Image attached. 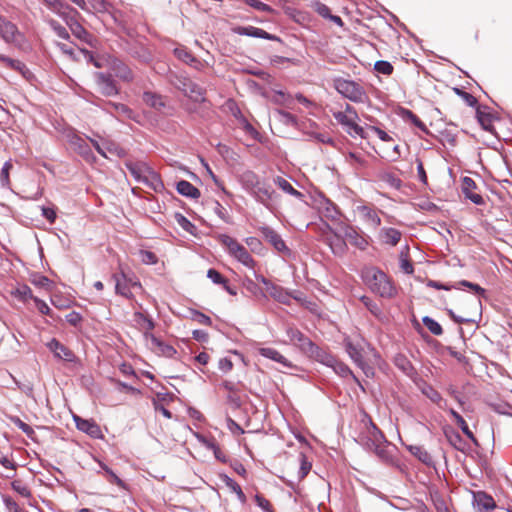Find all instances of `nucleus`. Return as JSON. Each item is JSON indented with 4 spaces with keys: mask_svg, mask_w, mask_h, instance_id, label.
Segmentation results:
<instances>
[{
    "mask_svg": "<svg viewBox=\"0 0 512 512\" xmlns=\"http://www.w3.org/2000/svg\"><path fill=\"white\" fill-rule=\"evenodd\" d=\"M363 278L371 291L383 298H392L396 288L389 277L377 268H369L363 273Z\"/></svg>",
    "mask_w": 512,
    "mask_h": 512,
    "instance_id": "obj_1",
    "label": "nucleus"
},
{
    "mask_svg": "<svg viewBox=\"0 0 512 512\" xmlns=\"http://www.w3.org/2000/svg\"><path fill=\"white\" fill-rule=\"evenodd\" d=\"M332 115L350 136L357 135L363 139L367 137L364 129L358 125L360 118L356 109L350 104H345L343 111H333Z\"/></svg>",
    "mask_w": 512,
    "mask_h": 512,
    "instance_id": "obj_2",
    "label": "nucleus"
},
{
    "mask_svg": "<svg viewBox=\"0 0 512 512\" xmlns=\"http://www.w3.org/2000/svg\"><path fill=\"white\" fill-rule=\"evenodd\" d=\"M170 83L185 96L194 102H204L206 100V90L199 84L183 74H171L169 76Z\"/></svg>",
    "mask_w": 512,
    "mask_h": 512,
    "instance_id": "obj_3",
    "label": "nucleus"
},
{
    "mask_svg": "<svg viewBox=\"0 0 512 512\" xmlns=\"http://www.w3.org/2000/svg\"><path fill=\"white\" fill-rule=\"evenodd\" d=\"M125 167L139 183L146 184L155 190L162 185L159 175L145 162L127 161Z\"/></svg>",
    "mask_w": 512,
    "mask_h": 512,
    "instance_id": "obj_4",
    "label": "nucleus"
},
{
    "mask_svg": "<svg viewBox=\"0 0 512 512\" xmlns=\"http://www.w3.org/2000/svg\"><path fill=\"white\" fill-rule=\"evenodd\" d=\"M333 86L343 97L355 103H365L368 96L364 88L357 82L336 78L333 81Z\"/></svg>",
    "mask_w": 512,
    "mask_h": 512,
    "instance_id": "obj_5",
    "label": "nucleus"
},
{
    "mask_svg": "<svg viewBox=\"0 0 512 512\" xmlns=\"http://www.w3.org/2000/svg\"><path fill=\"white\" fill-rule=\"evenodd\" d=\"M369 433L370 437L365 444L366 447L373 451L383 462H391L393 460L392 455L383 433L374 424Z\"/></svg>",
    "mask_w": 512,
    "mask_h": 512,
    "instance_id": "obj_6",
    "label": "nucleus"
},
{
    "mask_svg": "<svg viewBox=\"0 0 512 512\" xmlns=\"http://www.w3.org/2000/svg\"><path fill=\"white\" fill-rule=\"evenodd\" d=\"M219 241L228 249V252L243 265L249 268L254 267V259L251 257L248 250L243 245H241L236 239L228 235L222 234L219 236Z\"/></svg>",
    "mask_w": 512,
    "mask_h": 512,
    "instance_id": "obj_7",
    "label": "nucleus"
},
{
    "mask_svg": "<svg viewBox=\"0 0 512 512\" xmlns=\"http://www.w3.org/2000/svg\"><path fill=\"white\" fill-rule=\"evenodd\" d=\"M345 350L354 361V363L360 367L366 376L373 374V369L367 365L363 358V348L359 340H353L350 337L344 339Z\"/></svg>",
    "mask_w": 512,
    "mask_h": 512,
    "instance_id": "obj_8",
    "label": "nucleus"
},
{
    "mask_svg": "<svg viewBox=\"0 0 512 512\" xmlns=\"http://www.w3.org/2000/svg\"><path fill=\"white\" fill-rule=\"evenodd\" d=\"M255 200L264 205L270 212L276 211L279 195L266 183H261L251 194Z\"/></svg>",
    "mask_w": 512,
    "mask_h": 512,
    "instance_id": "obj_9",
    "label": "nucleus"
},
{
    "mask_svg": "<svg viewBox=\"0 0 512 512\" xmlns=\"http://www.w3.org/2000/svg\"><path fill=\"white\" fill-rule=\"evenodd\" d=\"M112 279L115 282V292L118 295H121L127 299H132L134 296L130 289L132 287L141 288V284L139 281L133 280L131 277H128L123 271L120 273H115L112 275Z\"/></svg>",
    "mask_w": 512,
    "mask_h": 512,
    "instance_id": "obj_10",
    "label": "nucleus"
},
{
    "mask_svg": "<svg viewBox=\"0 0 512 512\" xmlns=\"http://www.w3.org/2000/svg\"><path fill=\"white\" fill-rule=\"evenodd\" d=\"M259 231L262 234L265 241L272 245L275 250L286 256H289L291 254V251L285 244V241L274 229L268 226H262L259 228Z\"/></svg>",
    "mask_w": 512,
    "mask_h": 512,
    "instance_id": "obj_11",
    "label": "nucleus"
},
{
    "mask_svg": "<svg viewBox=\"0 0 512 512\" xmlns=\"http://www.w3.org/2000/svg\"><path fill=\"white\" fill-rule=\"evenodd\" d=\"M339 232L343 234L344 238L349 241L351 245L361 250L366 249L368 246L367 239L361 235L353 226L342 223L339 226Z\"/></svg>",
    "mask_w": 512,
    "mask_h": 512,
    "instance_id": "obj_12",
    "label": "nucleus"
},
{
    "mask_svg": "<svg viewBox=\"0 0 512 512\" xmlns=\"http://www.w3.org/2000/svg\"><path fill=\"white\" fill-rule=\"evenodd\" d=\"M95 78L97 90L102 95L110 97L115 96L119 93V90L111 75H106L104 73H96Z\"/></svg>",
    "mask_w": 512,
    "mask_h": 512,
    "instance_id": "obj_13",
    "label": "nucleus"
},
{
    "mask_svg": "<svg viewBox=\"0 0 512 512\" xmlns=\"http://www.w3.org/2000/svg\"><path fill=\"white\" fill-rule=\"evenodd\" d=\"M146 341L150 348L158 355L172 358L177 353L173 346L164 343L152 333L146 334Z\"/></svg>",
    "mask_w": 512,
    "mask_h": 512,
    "instance_id": "obj_14",
    "label": "nucleus"
},
{
    "mask_svg": "<svg viewBox=\"0 0 512 512\" xmlns=\"http://www.w3.org/2000/svg\"><path fill=\"white\" fill-rule=\"evenodd\" d=\"M286 332L290 342L305 355L312 349L314 343L297 328L289 327Z\"/></svg>",
    "mask_w": 512,
    "mask_h": 512,
    "instance_id": "obj_15",
    "label": "nucleus"
},
{
    "mask_svg": "<svg viewBox=\"0 0 512 512\" xmlns=\"http://www.w3.org/2000/svg\"><path fill=\"white\" fill-rule=\"evenodd\" d=\"M0 36L8 44L18 42L21 37L17 26L0 16Z\"/></svg>",
    "mask_w": 512,
    "mask_h": 512,
    "instance_id": "obj_16",
    "label": "nucleus"
},
{
    "mask_svg": "<svg viewBox=\"0 0 512 512\" xmlns=\"http://www.w3.org/2000/svg\"><path fill=\"white\" fill-rule=\"evenodd\" d=\"M235 34L244 35L255 38H262L271 41H279V37L276 35L270 34L261 28H257L254 26H237L232 29Z\"/></svg>",
    "mask_w": 512,
    "mask_h": 512,
    "instance_id": "obj_17",
    "label": "nucleus"
},
{
    "mask_svg": "<svg viewBox=\"0 0 512 512\" xmlns=\"http://www.w3.org/2000/svg\"><path fill=\"white\" fill-rule=\"evenodd\" d=\"M74 421L78 430L88 434L93 438L102 437L101 428L94 420H88L79 416H74Z\"/></svg>",
    "mask_w": 512,
    "mask_h": 512,
    "instance_id": "obj_18",
    "label": "nucleus"
},
{
    "mask_svg": "<svg viewBox=\"0 0 512 512\" xmlns=\"http://www.w3.org/2000/svg\"><path fill=\"white\" fill-rule=\"evenodd\" d=\"M310 8L313 9L322 18L330 20L337 26H339V27L344 26V22L341 19V17H339L337 15H332L329 7L327 5H325L324 3H322L318 0H314L310 3Z\"/></svg>",
    "mask_w": 512,
    "mask_h": 512,
    "instance_id": "obj_19",
    "label": "nucleus"
},
{
    "mask_svg": "<svg viewBox=\"0 0 512 512\" xmlns=\"http://www.w3.org/2000/svg\"><path fill=\"white\" fill-rule=\"evenodd\" d=\"M427 285L429 287H432L435 289H444V290H450L452 288H459V286H464V287L471 289L477 295H483L485 293V290L482 287H480L478 284H475V283H472V282H469L466 280H462L453 286L444 285L435 280H429Z\"/></svg>",
    "mask_w": 512,
    "mask_h": 512,
    "instance_id": "obj_20",
    "label": "nucleus"
},
{
    "mask_svg": "<svg viewBox=\"0 0 512 512\" xmlns=\"http://www.w3.org/2000/svg\"><path fill=\"white\" fill-rule=\"evenodd\" d=\"M48 348L54 355L62 360L73 362L75 361V354L68 347L64 346L56 339H52L48 344Z\"/></svg>",
    "mask_w": 512,
    "mask_h": 512,
    "instance_id": "obj_21",
    "label": "nucleus"
},
{
    "mask_svg": "<svg viewBox=\"0 0 512 512\" xmlns=\"http://www.w3.org/2000/svg\"><path fill=\"white\" fill-rule=\"evenodd\" d=\"M306 355L329 367H334L336 363V358L333 355L320 348L315 343L312 345V349L308 351Z\"/></svg>",
    "mask_w": 512,
    "mask_h": 512,
    "instance_id": "obj_22",
    "label": "nucleus"
},
{
    "mask_svg": "<svg viewBox=\"0 0 512 512\" xmlns=\"http://www.w3.org/2000/svg\"><path fill=\"white\" fill-rule=\"evenodd\" d=\"M476 117H477V120L479 122V124L481 125V127L486 130V131H489V132H493L494 131V120H495V117L492 113H490L488 111V107L486 106H477L476 108Z\"/></svg>",
    "mask_w": 512,
    "mask_h": 512,
    "instance_id": "obj_23",
    "label": "nucleus"
},
{
    "mask_svg": "<svg viewBox=\"0 0 512 512\" xmlns=\"http://www.w3.org/2000/svg\"><path fill=\"white\" fill-rule=\"evenodd\" d=\"M475 189L476 183L472 178L464 177L462 179V192L466 198L471 200L474 204L481 205L484 202L483 198L480 194L474 192Z\"/></svg>",
    "mask_w": 512,
    "mask_h": 512,
    "instance_id": "obj_24",
    "label": "nucleus"
},
{
    "mask_svg": "<svg viewBox=\"0 0 512 512\" xmlns=\"http://www.w3.org/2000/svg\"><path fill=\"white\" fill-rule=\"evenodd\" d=\"M357 209H358L360 216L363 218V220L369 226H371L374 229H376L380 226L381 219H380L377 211L373 207L363 205V206H359Z\"/></svg>",
    "mask_w": 512,
    "mask_h": 512,
    "instance_id": "obj_25",
    "label": "nucleus"
},
{
    "mask_svg": "<svg viewBox=\"0 0 512 512\" xmlns=\"http://www.w3.org/2000/svg\"><path fill=\"white\" fill-rule=\"evenodd\" d=\"M324 242L331 248L335 255H343L347 250L344 238L336 232L330 233L329 237H326Z\"/></svg>",
    "mask_w": 512,
    "mask_h": 512,
    "instance_id": "obj_26",
    "label": "nucleus"
},
{
    "mask_svg": "<svg viewBox=\"0 0 512 512\" xmlns=\"http://www.w3.org/2000/svg\"><path fill=\"white\" fill-rule=\"evenodd\" d=\"M105 109L116 117L122 119H134V112L125 104L109 101L106 103Z\"/></svg>",
    "mask_w": 512,
    "mask_h": 512,
    "instance_id": "obj_27",
    "label": "nucleus"
},
{
    "mask_svg": "<svg viewBox=\"0 0 512 512\" xmlns=\"http://www.w3.org/2000/svg\"><path fill=\"white\" fill-rule=\"evenodd\" d=\"M110 66L116 77L120 78L121 80L129 82L133 79L131 69L123 61L119 59H113L110 62Z\"/></svg>",
    "mask_w": 512,
    "mask_h": 512,
    "instance_id": "obj_28",
    "label": "nucleus"
},
{
    "mask_svg": "<svg viewBox=\"0 0 512 512\" xmlns=\"http://www.w3.org/2000/svg\"><path fill=\"white\" fill-rule=\"evenodd\" d=\"M475 504L480 511H490L496 508V502L493 497L485 492L479 491L474 495Z\"/></svg>",
    "mask_w": 512,
    "mask_h": 512,
    "instance_id": "obj_29",
    "label": "nucleus"
},
{
    "mask_svg": "<svg viewBox=\"0 0 512 512\" xmlns=\"http://www.w3.org/2000/svg\"><path fill=\"white\" fill-rule=\"evenodd\" d=\"M240 182L243 188L251 194L262 182L253 171H245L240 176Z\"/></svg>",
    "mask_w": 512,
    "mask_h": 512,
    "instance_id": "obj_30",
    "label": "nucleus"
},
{
    "mask_svg": "<svg viewBox=\"0 0 512 512\" xmlns=\"http://www.w3.org/2000/svg\"><path fill=\"white\" fill-rule=\"evenodd\" d=\"M408 451L417 458L421 463L426 466L433 465V459L430 453L421 445H408L406 446Z\"/></svg>",
    "mask_w": 512,
    "mask_h": 512,
    "instance_id": "obj_31",
    "label": "nucleus"
},
{
    "mask_svg": "<svg viewBox=\"0 0 512 512\" xmlns=\"http://www.w3.org/2000/svg\"><path fill=\"white\" fill-rule=\"evenodd\" d=\"M258 352L261 356L276 361L285 367H292V364L279 351H277L274 348L262 347L259 348Z\"/></svg>",
    "mask_w": 512,
    "mask_h": 512,
    "instance_id": "obj_32",
    "label": "nucleus"
},
{
    "mask_svg": "<svg viewBox=\"0 0 512 512\" xmlns=\"http://www.w3.org/2000/svg\"><path fill=\"white\" fill-rule=\"evenodd\" d=\"M142 99L147 106L157 111H161L166 106L163 97L151 91L144 92Z\"/></svg>",
    "mask_w": 512,
    "mask_h": 512,
    "instance_id": "obj_33",
    "label": "nucleus"
},
{
    "mask_svg": "<svg viewBox=\"0 0 512 512\" xmlns=\"http://www.w3.org/2000/svg\"><path fill=\"white\" fill-rule=\"evenodd\" d=\"M176 189L181 195L192 199H197L201 195L199 189L186 180L179 181L176 185Z\"/></svg>",
    "mask_w": 512,
    "mask_h": 512,
    "instance_id": "obj_34",
    "label": "nucleus"
},
{
    "mask_svg": "<svg viewBox=\"0 0 512 512\" xmlns=\"http://www.w3.org/2000/svg\"><path fill=\"white\" fill-rule=\"evenodd\" d=\"M318 209L320 214L329 220H336L339 216L337 207L330 200L321 201Z\"/></svg>",
    "mask_w": 512,
    "mask_h": 512,
    "instance_id": "obj_35",
    "label": "nucleus"
},
{
    "mask_svg": "<svg viewBox=\"0 0 512 512\" xmlns=\"http://www.w3.org/2000/svg\"><path fill=\"white\" fill-rule=\"evenodd\" d=\"M449 413L450 415L453 417L454 421L456 422V424L461 428L462 432L470 439L473 441V443H475L476 445H478V442H477V439L476 437L474 436V434L472 433V431L469 429L466 421L464 420V418L457 412L455 411L454 409H449Z\"/></svg>",
    "mask_w": 512,
    "mask_h": 512,
    "instance_id": "obj_36",
    "label": "nucleus"
},
{
    "mask_svg": "<svg viewBox=\"0 0 512 512\" xmlns=\"http://www.w3.org/2000/svg\"><path fill=\"white\" fill-rule=\"evenodd\" d=\"M134 321L140 326V328L143 330L144 338L146 339V334L151 333V331L154 329L155 324L151 318L144 315L141 312H135L134 313Z\"/></svg>",
    "mask_w": 512,
    "mask_h": 512,
    "instance_id": "obj_37",
    "label": "nucleus"
},
{
    "mask_svg": "<svg viewBox=\"0 0 512 512\" xmlns=\"http://www.w3.org/2000/svg\"><path fill=\"white\" fill-rule=\"evenodd\" d=\"M445 436H446L448 442L455 449L462 451V452L465 451L466 443L457 431H455L453 429L445 430Z\"/></svg>",
    "mask_w": 512,
    "mask_h": 512,
    "instance_id": "obj_38",
    "label": "nucleus"
},
{
    "mask_svg": "<svg viewBox=\"0 0 512 512\" xmlns=\"http://www.w3.org/2000/svg\"><path fill=\"white\" fill-rule=\"evenodd\" d=\"M269 295L280 303L287 304L290 300V295L280 286L270 285L267 287Z\"/></svg>",
    "mask_w": 512,
    "mask_h": 512,
    "instance_id": "obj_39",
    "label": "nucleus"
},
{
    "mask_svg": "<svg viewBox=\"0 0 512 512\" xmlns=\"http://www.w3.org/2000/svg\"><path fill=\"white\" fill-rule=\"evenodd\" d=\"M274 183L285 193H288V194H290L296 198H299V199H301L303 197V194L300 191L293 188V186L290 184V182L283 177H279V176L276 177L274 179Z\"/></svg>",
    "mask_w": 512,
    "mask_h": 512,
    "instance_id": "obj_40",
    "label": "nucleus"
},
{
    "mask_svg": "<svg viewBox=\"0 0 512 512\" xmlns=\"http://www.w3.org/2000/svg\"><path fill=\"white\" fill-rule=\"evenodd\" d=\"M382 235L385 243L396 246L399 243L402 234L395 228H384L382 229Z\"/></svg>",
    "mask_w": 512,
    "mask_h": 512,
    "instance_id": "obj_41",
    "label": "nucleus"
},
{
    "mask_svg": "<svg viewBox=\"0 0 512 512\" xmlns=\"http://www.w3.org/2000/svg\"><path fill=\"white\" fill-rule=\"evenodd\" d=\"M13 168L12 161H6L0 171V184L3 188H10V171Z\"/></svg>",
    "mask_w": 512,
    "mask_h": 512,
    "instance_id": "obj_42",
    "label": "nucleus"
},
{
    "mask_svg": "<svg viewBox=\"0 0 512 512\" xmlns=\"http://www.w3.org/2000/svg\"><path fill=\"white\" fill-rule=\"evenodd\" d=\"M0 62L4 63L7 67H9L13 70L21 72L22 74L26 70V66L24 63H22L19 60L9 58L3 54H0Z\"/></svg>",
    "mask_w": 512,
    "mask_h": 512,
    "instance_id": "obj_43",
    "label": "nucleus"
},
{
    "mask_svg": "<svg viewBox=\"0 0 512 512\" xmlns=\"http://www.w3.org/2000/svg\"><path fill=\"white\" fill-rule=\"evenodd\" d=\"M422 322L433 335L440 336L443 334L441 325L431 317H423Z\"/></svg>",
    "mask_w": 512,
    "mask_h": 512,
    "instance_id": "obj_44",
    "label": "nucleus"
},
{
    "mask_svg": "<svg viewBox=\"0 0 512 512\" xmlns=\"http://www.w3.org/2000/svg\"><path fill=\"white\" fill-rule=\"evenodd\" d=\"M174 55L186 64L192 65V63L197 62L196 58L192 55V53L183 47L175 48Z\"/></svg>",
    "mask_w": 512,
    "mask_h": 512,
    "instance_id": "obj_45",
    "label": "nucleus"
},
{
    "mask_svg": "<svg viewBox=\"0 0 512 512\" xmlns=\"http://www.w3.org/2000/svg\"><path fill=\"white\" fill-rule=\"evenodd\" d=\"M224 482L227 485V487H229L233 492L236 493L238 499L242 503H244L246 501V496H245L244 492L242 491L240 485L236 481H234L233 479H231L228 476H225Z\"/></svg>",
    "mask_w": 512,
    "mask_h": 512,
    "instance_id": "obj_46",
    "label": "nucleus"
},
{
    "mask_svg": "<svg viewBox=\"0 0 512 512\" xmlns=\"http://www.w3.org/2000/svg\"><path fill=\"white\" fill-rule=\"evenodd\" d=\"M453 91L456 95H458L468 106L470 107H476L477 108V104H478V101L476 99V97H474L472 94L460 89V88H453Z\"/></svg>",
    "mask_w": 512,
    "mask_h": 512,
    "instance_id": "obj_47",
    "label": "nucleus"
},
{
    "mask_svg": "<svg viewBox=\"0 0 512 512\" xmlns=\"http://www.w3.org/2000/svg\"><path fill=\"white\" fill-rule=\"evenodd\" d=\"M311 463L307 460V457L304 454H300V468L298 471V481L303 480L309 471L311 470Z\"/></svg>",
    "mask_w": 512,
    "mask_h": 512,
    "instance_id": "obj_48",
    "label": "nucleus"
},
{
    "mask_svg": "<svg viewBox=\"0 0 512 512\" xmlns=\"http://www.w3.org/2000/svg\"><path fill=\"white\" fill-rule=\"evenodd\" d=\"M247 5H249L250 7L258 10V11H262V12H268V13H271L273 12V8L263 2H261L260 0H243Z\"/></svg>",
    "mask_w": 512,
    "mask_h": 512,
    "instance_id": "obj_49",
    "label": "nucleus"
},
{
    "mask_svg": "<svg viewBox=\"0 0 512 512\" xmlns=\"http://www.w3.org/2000/svg\"><path fill=\"white\" fill-rule=\"evenodd\" d=\"M374 69L381 74L390 75L393 72V66L388 61H377L374 65Z\"/></svg>",
    "mask_w": 512,
    "mask_h": 512,
    "instance_id": "obj_50",
    "label": "nucleus"
},
{
    "mask_svg": "<svg viewBox=\"0 0 512 512\" xmlns=\"http://www.w3.org/2000/svg\"><path fill=\"white\" fill-rule=\"evenodd\" d=\"M49 24L52 27V29L54 30V32L57 34L58 37L65 39V40L69 39V33L64 26H62L55 20H50Z\"/></svg>",
    "mask_w": 512,
    "mask_h": 512,
    "instance_id": "obj_51",
    "label": "nucleus"
},
{
    "mask_svg": "<svg viewBox=\"0 0 512 512\" xmlns=\"http://www.w3.org/2000/svg\"><path fill=\"white\" fill-rule=\"evenodd\" d=\"M13 423L24 433L26 434L29 438L33 439L34 438V430L31 426H29L28 424H26L25 422H23L21 419L19 418H14L13 419Z\"/></svg>",
    "mask_w": 512,
    "mask_h": 512,
    "instance_id": "obj_52",
    "label": "nucleus"
},
{
    "mask_svg": "<svg viewBox=\"0 0 512 512\" xmlns=\"http://www.w3.org/2000/svg\"><path fill=\"white\" fill-rule=\"evenodd\" d=\"M400 268L406 274H412L414 272V267L412 262L408 259L407 255L404 253L400 254Z\"/></svg>",
    "mask_w": 512,
    "mask_h": 512,
    "instance_id": "obj_53",
    "label": "nucleus"
},
{
    "mask_svg": "<svg viewBox=\"0 0 512 512\" xmlns=\"http://www.w3.org/2000/svg\"><path fill=\"white\" fill-rule=\"evenodd\" d=\"M243 286L246 288L247 291L252 293L254 296H264L260 287L251 279H245L243 282Z\"/></svg>",
    "mask_w": 512,
    "mask_h": 512,
    "instance_id": "obj_54",
    "label": "nucleus"
},
{
    "mask_svg": "<svg viewBox=\"0 0 512 512\" xmlns=\"http://www.w3.org/2000/svg\"><path fill=\"white\" fill-rule=\"evenodd\" d=\"M405 115L416 127L424 132H428L426 125L410 110H405Z\"/></svg>",
    "mask_w": 512,
    "mask_h": 512,
    "instance_id": "obj_55",
    "label": "nucleus"
},
{
    "mask_svg": "<svg viewBox=\"0 0 512 512\" xmlns=\"http://www.w3.org/2000/svg\"><path fill=\"white\" fill-rule=\"evenodd\" d=\"M11 485H12L13 490H15L21 496L26 497V498H29L31 496L30 489L26 485H23L20 481L15 480L12 482Z\"/></svg>",
    "mask_w": 512,
    "mask_h": 512,
    "instance_id": "obj_56",
    "label": "nucleus"
},
{
    "mask_svg": "<svg viewBox=\"0 0 512 512\" xmlns=\"http://www.w3.org/2000/svg\"><path fill=\"white\" fill-rule=\"evenodd\" d=\"M277 115L279 117V120L284 122L285 124L296 125L297 123L296 117L289 112H286L284 110H278Z\"/></svg>",
    "mask_w": 512,
    "mask_h": 512,
    "instance_id": "obj_57",
    "label": "nucleus"
},
{
    "mask_svg": "<svg viewBox=\"0 0 512 512\" xmlns=\"http://www.w3.org/2000/svg\"><path fill=\"white\" fill-rule=\"evenodd\" d=\"M207 277L212 280L215 284L226 285V278H224L217 270L209 269L207 272Z\"/></svg>",
    "mask_w": 512,
    "mask_h": 512,
    "instance_id": "obj_58",
    "label": "nucleus"
},
{
    "mask_svg": "<svg viewBox=\"0 0 512 512\" xmlns=\"http://www.w3.org/2000/svg\"><path fill=\"white\" fill-rule=\"evenodd\" d=\"M227 402L234 409L239 408L241 406V403H242L241 398L238 395V393L236 392V390L231 392V393H228V395H227Z\"/></svg>",
    "mask_w": 512,
    "mask_h": 512,
    "instance_id": "obj_59",
    "label": "nucleus"
},
{
    "mask_svg": "<svg viewBox=\"0 0 512 512\" xmlns=\"http://www.w3.org/2000/svg\"><path fill=\"white\" fill-rule=\"evenodd\" d=\"M335 372H337L338 374H340L341 376H347V375H352V372L351 370L349 369V367L347 365H345L344 363L342 362H339L337 359H336V363L334 365V367H332Z\"/></svg>",
    "mask_w": 512,
    "mask_h": 512,
    "instance_id": "obj_60",
    "label": "nucleus"
},
{
    "mask_svg": "<svg viewBox=\"0 0 512 512\" xmlns=\"http://www.w3.org/2000/svg\"><path fill=\"white\" fill-rule=\"evenodd\" d=\"M255 501L257 503V505L262 508L264 511L266 512H272V505L271 503L265 499L263 496L257 494L255 496Z\"/></svg>",
    "mask_w": 512,
    "mask_h": 512,
    "instance_id": "obj_61",
    "label": "nucleus"
},
{
    "mask_svg": "<svg viewBox=\"0 0 512 512\" xmlns=\"http://www.w3.org/2000/svg\"><path fill=\"white\" fill-rule=\"evenodd\" d=\"M428 397L431 399V401L436 403L440 408L445 409L447 402L445 400H443V398L437 391L431 390V393L428 394Z\"/></svg>",
    "mask_w": 512,
    "mask_h": 512,
    "instance_id": "obj_62",
    "label": "nucleus"
},
{
    "mask_svg": "<svg viewBox=\"0 0 512 512\" xmlns=\"http://www.w3.org/2000/svg\"><path fill=\"white\" fill-rule=\"evenodd\" d=\"M71 30L73 34L79 39L86 40L89 36L88 32L79 24H76L74 27H71Z\"/></svg>",
    "mask_w": 512,
    "mask_h": 512,
    "instance_id": "obj_63",
    "label": "nucleus"
},
{
    "mask_svg": "<svg viewBox=\"0 0 512 512\" xmlns=\"http://www.w3.org/2000/svg\"><path fill=\"white\" fill-rule=\"evenodd\" d=\"M5 506L8 512H21L23 509L11 498L4 499Z\"/></svg>",
    "mask_w": 512,
    "mask_h": 512,
    "instance_id": "obj_64",
    "label": "nucleus"
}]
</instances>
